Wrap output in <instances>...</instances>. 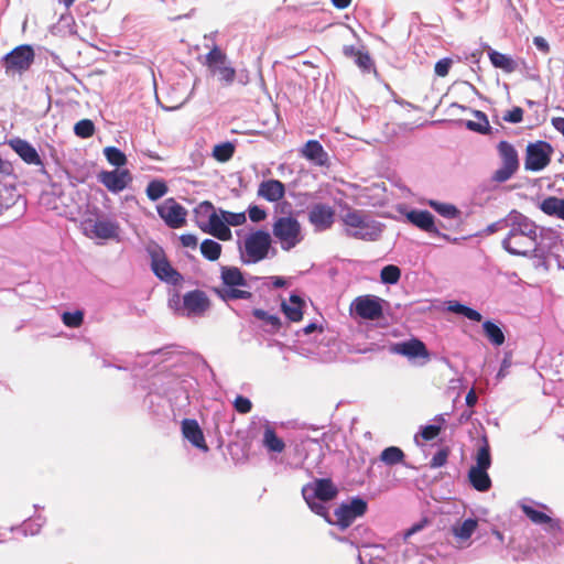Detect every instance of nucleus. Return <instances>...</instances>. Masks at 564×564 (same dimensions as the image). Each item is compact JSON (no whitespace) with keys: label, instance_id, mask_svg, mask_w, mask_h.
<instances>
[{"label":"nucleus","instance_id":"1","mask_svg":"<svg viewBox=\"0 0 564 564\" xmlns=\"http://www.w3.org/2000/svg\"><path fill=\"white\" fill-rule=\"evenodd\" d=\"M509 228L502 240L506 251L514 256H529L535 252L539 245L538 226L528 217L512 213L505 221Z\"/></svg>","mask_w":564,"mask_h":564},{"label":"nucleus","instance_id":"2","mask_svg":"<svg viewBox=\"0 0 564 564\" xmlns=\"http://www.w3.org/2000/svg\"><path fill=\"white\" fill-rule=\"evenodd\" d=\"M337 495V488L329 479H316L302 488V496L310 509L323 517L327 518V507L325 502L334 499Z\"/></svg>","mask_w":564,"mask_h":564},{"label":"nucleus","instance_id":"3","mask_svg":"<svg viewBox=\"0 0 564 564\" xmlns=\"http://www.w3.org/2000/svg\"><path fill=\"white\" fill-rule=\"evenodd\" d=\"M194 213L197 225L204 232L223 241H228L232 238L230 228L223 226L219 220V208H215L210 202H202L195 207Z\"/></svg>","mask_w":564,"mask_h":564},{"label":"nucleus","instance_id":"4","mask_svg":"<svg viewBox=\"0 0 564 564\" xmlns=\"http://www.w3.org/2000/svg\"><path fill=\"white\" fill-rule=\"evenodd\" d=\"M343 221L348 236L362 240H376L382 232L380 223L367 218L359 210H348L343 215Z\"/></svg>","mask_w":564,"mask_h":564},{"label":"nucleus","instance_id":"5","mask_svg":"<svg viewBox=\"0 0 564 564\" xmlns=\"http://www.w3.org/2000/svg\"><path fill=\"white\" fill-rule=\"evenodd\" d=\"M272 234L284 251L294 249L304 239L300 221L291 215L275 218Z\"/></svg>","mask_w":564,"mask_h":564},{"label":"nucleus","instance_id":"6","mask_svg":"<svg viewBox=\"0 0 564 564\" xmlns=\"http://www.w3.org/2000/svg\"><path fill=\"white\" fill-rule=\"evenodd\" d=\"M272 239L268 231L256 230L247 235L240 247L245 263H258L265 259L271 249Z\"/></svg>","mask_w":564,"mask_h":564},{"label":"nucleus","instance_id":"7","mask_svg":"<svg viewBox=\"0 0 564 564\" xmlns=\"http://www.w3.org/2000/svg\"><path fill=\"white\" fill-rule=\"evenodd\" d=\"M80 228L87 238L97 241L118 240L120 235L118 221L109 218H85Z\"/></svg>","mask_w":564,"mask_h":564},{"label":"nucleus","instance_id":"8","mask_svg":"<svg viewBox=\"0 0 564 564\" xmlns=\"http://www.w3.org/2000/svg\"><path fill=\"white\" fill-rule=\"evenodd\" d=\"M491 466V457L489 452V445L485 441L484 445L480 446L476 455V464L470 468L468 478L471 486L478 491H487L491 487V479L487 473Z\"/></svg>","mask_w":564,"mask_h":564},{"label":"nucleus","instance_id":"9","mask_svg":"<svg viewBox=\"0 0 564 564\" xmlns=\"http://www.w3.org/2000/svg\"><path fill=\"white\" fill-rule=\"evenodd\" d=\"M204 65L209 72L218 77L224 85L229 86L236 77V69L228 62L227 55L218 47L214 46L206 55Z\"/></svg>","mask_w":564,"mask_h":564},{"label":"nucleus","instance_id":"10","mask_svg":"<svg viewBox=\"0 0 564 564\" xmlns=\"http://www.w3.org/2000/svg\"><path fill=\"white\" fill-rule=\"evenodd\" d=\"M368 509L366 500L359 497H354L348 501L341 502L335 510V521H332L328 517L325 520L328 523L336 524L340 529H347L357 519L362 517Z\"/></svg>","mask_w":564,"mask_h":564},{"label":"nucleus","instance_id":"11","mask_svg":"<svg viewBox=\"0 0 564 564\" xmlns=\"http://www.w3.org/2000/svg\"><path fill=\"white\" fill-rule=\"evenodd\" d=\"M148 252L151 258V269L160 280L171 284H177L182 280V275L171 265L160 246L150 245Z\"/></svg>","mask_w":564,"mask_h":564},{"label":"nucleus","instance_id":"12","mask_svg":"<svg viewBox=\"0 0 564 564\" xmlns=\"http://www.w3.org/2000/svg\"><path fill=\"white\" fill-rule=\"evenodd\" d=\"M221 280L225 288L219 291L224 300L250 299L251 293L237 286H246V280L238 268H223Z\"/></svg>","mask_w":564,"mask_h":564},{"label":"nucleus","instance_id":"13","mask_svg":"<svg viewBox=\"0 0 564 564\" xmlns=\"http://www.w3.org/2000/svg\"><path fill=\"white\" fill-rule=\"evenodd\" d=\"M501 166L495 172L494 180L502 183L512 177L519 169V156L514 147L507 142L500 141L497 147Z\"/></svg>","mask_w":564,"mask_h":564},{"label":"nucleus","instance_id":"14","mask_svg":"<svg viewBox=\"0 0 564 564\" xmlns=\"http://www.w3.org/2000/svg\"><path fill=\"white\" fill-rule=\"evenodd\" d=\"M34 61V51L30 45H20L3 57L7 74H22Z\"/></svg>","mask_w":564,"mask_h":564},{"label":"nucleus","instance_id":"15","mask_svg":"<svg viewBox=\"0 0 564 564\" xmlns=\"http://www.w3.org/2000/svg\"><path fill=\"white\" fill-rule=\"evenodd\" d=\"M552 152V147L545 141L529 143L524 161L525 170L533 172L542 171L549 165Z\"/></svg>","mask_w":564,"mask_h":564},{"label":"nucleus","instance_id":"16","mask_svg":"<svg viewBox=\"0 0 564 564\" xmlns=\"http://www.w3.org/2000/svg\"><path fill=\"white\" fill-rule=\"evenodd\" d=\"M382 300L375 295H361L356 297L350 310L364 319H378L382 316Z\"/></svg>","mask_w":564,"mask_h":564},{"label":"nucleus","instance_id":"17","mask_svg":"<svg viewBox=\"0 0 564 564\" xmlns=\"http://www.w3.org/2000/svg\"><path fill=\"white\" fill-rule=\"evenodd\" d=\"M158 214L171 228H180L185 224L187 212L175 199H165L158 206Z\"/></svg>","mask_w":564,"mask_h":564},{"label":"nucleus","instance_id":"18","mask_svg":"<svg viewBox=\"0 0 564 564\" xmlns=\"http://www.w3.org/2000/svg\"><path fill=\"white\" fill-rule=\"evenodd\" d=\"M98 181L110 192H122L131 182L132 176L128 170L102 171Z\"/></svg>","mask_w":564,"mask_h":564},{"label":"nucleus","instance_id":"19","mask_svg":"<svg viewBox=\"0 0 564 564\" xmlns=\"http://www.w3.org/2000/svg\"><path fill=\"white\" fill-rule=\"evenodd\" d=\"M334 210L326 204H315L308 212V221L317 231H324L334 223Z\"/></svg>","mask_w":564,"mask_h":564},{"label":"nucleus","instance_id":"20","mask_svg":"<svg viewBox=\"0 0 564 564\" xmlns=\"http://www.w3.org/2000/svg\"><path fill=\"white\" fill-rule=\"evenodd\" d=\"M392 351L410 360L421 358L426 362L430 359V354L424 343L415 338L395 344L392 347Z\"/></svg>","mask_w":564,"mask_h":564},{"label":"nucleus","instance_id":"21","mask_svg":"<svg viewBox=\"0 0 564 564\" xmlns=\"http://www.w3.org/2000/svg\"><path fill=\"white\" fill-rule=\"evenodd\" d=\"M186 316H200L209 308V300L202 291H192L183 296Z\"/></svg>","mask_w":564,"mask_h":564},{"label":"nucleus","instance_id":"22","mask_svg":"<svg viewBox=\"0 0 564 564\" xmlns=\"http://www.w3.org/2000/svg\"><path fill=\"white\" fill-rule=\"evenodd\" d=\"M478 528L476 519H465L462 522L455 523L451 531L458 547H467L471 544L470 538Z\"/></svg>","mask_w":564,"mask_h":564},{"label":"nucleus","instance_id":"23","mask_svg":"<svg viewBox=\"0 0 564 564\" xmlns=\"http://www.w3.org/2000/svg\"><path fill=\"white\" fill-rule=\"evenodd\" d=\"M257 195L267 202L279 203L285 195V185L279 180H264L259 184Z\"/></svg>","mask_w":564,"mask_h":564},{"label":"nucleus","instance_id":"24","mask_svg":"<svg viewBox=\"0 0 564 564\" xmlns=\"http://www.w3.org/2000/svg\"><path fill=\"white\" fill-rule=\"evenodd\" d=\"M10 148L28 164L42 165L36 149L28 141L14 138L8 141Z\"/></svg>","mask_w":564,"mask_h":564},{"label":"nucleus","instance_id":"25","mask_svg":"<svg viewBox=\"0 0 564 564\" xmlns=\"http://www.w3.org/2000/svg\"><path fill=\"white\" fill-rule=\"evenodd\" d=\"M182 434L193 446L203 452L208 451L203 431L196 420L184 419L182 421Z\"/></svg>","mask_w":564,"mask_h":564},{"label":"nucleus","instance_id":"26","mask_svg":"<svg viewBox=\"0 0 564 564\" xmlns=\"http://www.w3.org/2000/svg\"><path fill=\"white\" fill-rule=\"evenodd\" d=\"M409 223L426 232L440 234L434 223V216L427 210L412 209L405 213Z\"/></svg>","mask_w":564,"mask_h":564},{"label":"nucleus","instance_id":"27","mask_svg":"<svg viewBox=\"0 0 564 564\" xmlns=\"http://www.w3.org/2000/svg\"><path fill=\"white\" fill-rule=\"evenodd\" d=\"M520 508L533 523L546 525V530L549 531L560 530V522L557 520H554L546 513L536 510L533 506L529 503H521Z\"/></svg>","mask_w":564,"mask_h":564},{"label":"nucleus","instance_id":"28","mask_svg":"<svg viewBox=\"0 0 564 564\" xmlns=\"http://www.w3.org/2000/svg\"><path fill=\"white\" fill-rule=\"evenodd\" d=\"M302 154L315 165L324 166L327 164L328 155L322 144L316 140H310L305 143Z\"/></svg>","mask_w":564,"mask_h":564},{"label":"nucleus","instance_id":"29","mask_svg":"<svg viewBox=\"0 0 564 564\" xmlns=\"http://www.w3.org/2000/svg\"><path fill=\"white\" fill-rule=\"evenodd\" d=\"M305 302L295 294H292L288 301L282 303V311L291 322H300L303 317V307Z\"/></svg>","mask_w":564,"mask_h":564},{"label":"nucleus","instance_id":"30","mask_svg":"<svg viewBox=\"0 0 564 564\" xmlns=\"http://www.w3.org/2000/svg\"><path fill=\"white\" fill-rule=\"evenodd\" d=\"M540 209L549 215L564 220V199L555 196H550L543 199L540 204Z\"/></svg>","mask_w":564,"mask_h":564},{"label":"nucleus","instance_id":"31","mask_svg":"<svg viewBox=\"0 0 564 564\" xmlns=\"http://www.w3.org/2000/svg\"><path fill=\"white\" fill-rule=\"evenodd\" d=\"M482 330L487 339L494 345V346H501L505 344L506 336L501 329V327L492 322V321H485L482 323Z\"/></svg>","mask_w":564,"mask_h":564},{"label":"nucleus","instance_id":"32","mask_svg":"<svg viewBox=\"0 0 564 564\" xmlns=\"http://www.w3.org/2000/svg\"><path fill=\"white\" fill-rule=\"evenodd\" d=\"M263 446L273 453H282L285 448V444L282 438L278 437L276 433L269 425L265 426L263 432Z\"/></svg>","mask_w":564,"mask_h":564},{"label":"nucleus","instance_id":"33","mask_svg":"<svg viewBox=\"0 0 564 564\" xmlns=\"http://www.w3.org/2000/svg\"><path fill=\"white\" fill-rule=\"evenodd\" d=\"M488 55L495 67L501 68L507 73H512L516 69V62L510 56L495 50H490Z\"/></svg>","mask_w":564,"mask_h":564},{"label":"nucleus","instance_id":"34","mask_svg":"<svg viewBox=\"0 0 564 564\" xmlns=\"http://www.w3.org/2000/svg\"><path fill=\"white\" fill-rule=\"evenodd\" d=\"M219 220L223 226H227L228 228L230 226L237 227L243 225L247 221V216L245 212L232 213L219 208Z\"/></svg>","mask_w":564,"mask_h":564},{"label":"nucleus","instance_id":"35","mask_svg":"<svg viewBox=\"0 0 564 564\" xmlns=\"http://www.w3.org/2000/svg\"><path fill=\"white\" fill-rule=\"evenodd\" d=\"M447 310L452 313L463 315L466 318L474 321V322H480L482 319V316L478 311H476L471 307H468L464 304H460L459 302H456V301L449 302Z\"/></svg>","mask_w":564,"mask_h":564},{"label":"nucleus","instance_id":"36","mask_svg":"<svg viewBox=\"0 0 564 564\" xmlns=\"http://www.w3.org/2000/svg\"><path fill=\"white\" fill-rule=\"evenodd\" d=\"M474 116L476 120L466 121V128L481 134L488 133L490 130V124L486 115L481 111L476 110L474 111Z\"/></svg>","mask_w":564,"mask_h":564},{"label":"nucleus","instance_id":"37","mask_svg":"<svg viewBox=\"0 0 564 564\" xmlns=\"http://www.w3.org/2000/svg\"><path fill=\"white\" fill-rule=\"evenodd\" d=\"M234 153L235 144L231 142H223L214 147L212 155L216 161L225 163L234 156Z\"/></svg>","mask_w":564,"mask_h":564},{"label":"nucleus","instance_id":"38","mask_svg":"<svg viewBox=\"0 0 564 564\" xmlns=\"http://www.w3.org/2000/svg\"><path fill=\"white\" fill-rule=\"evenodd\" d=\"M403 459L404 453L397 446L387 447L380 454V460L389 466L400 464Z\"/></svg>","mask_w":564,"mask_h":564},{"label":"nucleus","instance_id":"39","mask_svg":"<svg viewBox=\"0 0 564 564\" xmlns=\"http://www.w3.org/2000/svg\"><path fill=\"white\" fill-rule=\"evenodd\" d=\"M169 188L164 181L153 180L148 184L145 193L150 200L155 202L163 197Z\"/></svg>","mask_w":564,"mask_h":564},{"label":"nucleus","instance_id":"40","mask_svg":"<svg viewBox=\"0 0 564 564\" xmlns=\"http://www.w3.org/2000/svg\"><path fill=\"white\" fill-rule=\"evenodd\" d=\"M429 206L432 207L436 213H438L441 216L453 219L456 218L459 215V210L456 208V206L447 203H440L437 200L430 199L427 202Z\"/></svg>","mask_w":564,"mask_h":564},{"label":"nucleus","instance_id":"41","mask_svg":"<svg viewBox=\"0 0 564 564\" xmlns=\"http://www.w3.org/2000/svg\"><path fill=\"white\" fill-rule=\"evenodd\" d=\"M200 252L206 259L215 261L220 256L221 246L215 240L205 239L200 245Z\"/></svg>","mask_w":564,"mask_h":564},{"label":"nucleus","instance_id":"42","mask_svg":"<svg viewBox=\"0 0 564 564\" xmlns=\"http://www.w3.org/2000/svg\"><path fill=\"white\" fill-rule=\"evenodd\" d=\"M104 154H105L107 161L113 166L120 167L127 163L126 154L116 147L105 148Z\"/></svg>","mask_w":564,"mask_h":564},{"label":"nucleus","instance_id":"43","mask_svg":"<svg viewBox=\"0 0 564 564\" xmlns=\"http://www.w3.org/2000/svg\"><path fill=\"white\" fill-rule=\"evenodd\" d=\"M401 271L397 265L389 264L382 268L380 279L382 283L395 284L400 280Z\"/></svg>","mask_w":564,"mask_h":564},{"label":"nucleus","instance_id":"44","mask_svg":"<svg viewBox=\"0 0 564 564\" xmlns=\"http://www.w3.org/2000/svg\"><path fill=\"white\" fill-rule=\"evenodd\" d=\"M74 132L77 137L87 139L90 138L95 132L94 122L89 119H83L75 123Z\"/></svg>","mask_w":564,"mask_h":564},{"label":"nucleus","instance_id":"45","mask_svg":"<svg viewBox=\"0 0 564 564\" xmlns=\"http://www.w3.org/2000/svg\"><path fill=\"white\" fill-rule=\"evenodd\" d=\"M62 321L65 326L76 328L83 324L84 314L82 311L64 312L62 314Z\"/></svg>","mask_w":564,"mask_h":564},{"label":"nucleus","instance_id":"46","mask_svg":"<svg viewBox=\"0 0 564 564\" xmlns=\"http://www.w3.org/2000/svg\"><path fill=\"white\" fill-rule=\"evenodd\" d=\"M45 520L41 517H36L35 519H31L23 523V531L25 534H37L43 527Z\"/></svg>","mask_w":564,"mask_h":564},{"label":"nucleus","instance_id":"47","mask_svg":"<svg viewBox=\"0 0 564 564\" xmlns=\"http://www.w3.org/2000/svg\"><path fill=\"white\" fill-rule=\"evenodd\" d=\"M253 315L261 321H264L265 323L270 324L271 326L278 328L280 326V318L275 315H271L268 312L256 308L253 310Z\"/></svg>","mask_w":564,"mask_h":564},{"label":"nucleus","instance_id":"48","mask_svg":"<svg viewBox=\"0 0 564 564\" xmlns=\"http://www.w3.org/2000/svg\"><path fill=\"white\" fill-rule=\"evenodd\" d=\"M234 406L237 412L246 414L251 411L252 403L248 398H245L242 395H238L235 399Z\"/></svg>","mask_w":564,"mask_h":564},{"label":"nucleus","instance_id":"49","mask_svg":"<svg viewBox=\"0 0 564 564\" xmlns=\"http://www.w3.org/2000/svg\"><path fill=\"white\" fill-rule=\"evenodd\" d=\"M248 216L251 221L260 223L267 218V212L257 205H251L248 207Z\"/></svg>","mask_w":564,"mask_h":564},{"label":"nucleus","instance_id":"50","mask_svg":"<svg viewBox=\"0 0 564 564\" xmlns=\"http://www.w3.org/2000/svg\"><path fill=\"white\" fill-rule=\"evenodd\" d=\"M453 64V61L448 57L440 59L434 67L435 74L440 77H445Z\"/></svg>","mask_w":564,"mask_h":564},{"label":"nucleus","instance_id":"51","mask_svg":"<svg viewBox=\"0 0 564 564\" xmlns=\"http://www.w3.org/2000/svg\"><path fill=\"white\" fill-rule=\"evenodd\" d=\"M523 110L520 107H514L513 109L507 111L502 119L507 122L519 123L522 121Z\"/></svg>","mask_w":564,"mask_h":564},{"label":"nucleus","instance_id":"52","mask_svg":"<svg viewBox=\"0 0 564 564\" xmlns=\"http://www.w3.org/2000/svg\"><path fill=\"white\" fill-rule=\"evenodd\" d=\"M441 432V426L438 425H426L422 427L420 435L424 441L434 440Z\"/></svg>","mask_w":564,"mask_h":564},{"label":"nucleus","instance_id":"53","mask_svg":"<svg viewBox=\"0 0 564 564\" xmlns=\"http://www.w3.org/2000/svg\"><path fill=\"white\" fill-rule=\"evenodd\" d=\"M356 63L364 69H369L371 66V59L368 54L358 53Z\"/></svg>","mask_w":564,"mask_h":564},{"label":"nucleus","instance_id":"54","mask_svg":"<svg viewBox=\"0 0 564 564\" xmlns=\"http://www.w3.org/2000/svg\"><path fill=\"white\" fill-rule=\"evenodd\" d=\"M181 242L184 247L195 248L197 245V238L194 235L187 234L181 236Z\"/></svg>","mask_w":564,"mask_h":564},{"label":"nucleus","instance_id":"55","mask_svg":"<svg viewBox=\"0 0 564 564\" xmlns=\"http://www.w3.org/2000/svg\"><path fill=\"white\" fill-rule=\"evenodd\" d=\"M533 43L536 46V48L543 53H547L550 50L547 41L542 36H535L533 39Z\"/></svg>","mask_w":564,"mask_h":564},{"label":"nucleus","instance_id":"56","mask_svg":"<svg viewBox=\"0 0 564 564\" xmlns=\"http://www.w3.org/2000/svg\"><path fill=\"white\" fill-rule=\"evenodd\" d=\"M511 365V361L508 359V358H505L501 362V367L497 373V378L498 379H502L506 377L507 372H508V369Z\"/></svg>","mask_w":564,"mask_h":564},{"label":"nucleus","instance_id":"57","mask_svg":"<svg viewBox=\"0 0 564 564\" xmlns=\"http://www.w3.org/2000/svg\"><path fill=\"white\" fill-rule=\"evenodd\" d=\"M446 460V454L443 452L437 453L432 459L433 467L442 466Z\"/></svg>","mask_w":564,"mask_h":564},{"label":"nucleus","instance_id":"58","mask_svg":"<svg viewBox=\"0 0 564 564\" xmlns=\"http://www.w3.org/2000/svg\"><path fill=\"white\" fill-rule=\"evenodd\" d=\"M552 124L558 132L564 134V118H553Z\"/></svg>","mask_w":564,"mask_h":564},{"label":"nucleus","instance_id":"59","mask_svg":"<svg viewBox=\"0 0 564 564\" xmlns=\"http://www.w3.org/2000/svg\"><path fill=\"white\" fill-rule=\"evenodd\" d=\"M477 403V394L475 392V390H470L467 395H466V404L468 406H474L475 404Z\"/></svg>","mask_w":564,"mask_h":564},{"label":"nucleus","instance_id":"60","mask_svg":"<svg viewBox=\"0 0 564 564\" xmlns=\"http://www.w3.org/2000/svg\"><path fill=\"white\" fill-rule=\"evenodd\" d=\"M351 0H332L334 7L338 9H346L350 4Z\"/></svg>","mask_w":564,"mask_h":564},{"label":"nucleus","instance_id":"61","mask_svg":"<svg viewBox=\"0 0 564 564\" xmlns=\"http://www.w3.org/2000/svg\"><path fill=\"white\" fill-rule=\"evenodd\" d=\"M10 165L0 156V174H8Z\"/></svg>","mask_w":564,"mask_h":564},{"label":"nucleus","instance_id":"62","mask_svg":"<svg viewBox=\"0 0 564 564\" xmlns=\"http://www.w3.org/2000/svg\"><path fill=\"white\" fill-rule=\"evenodd\" d=\"M423 528L422 524H414L411 529H409L405 533V538L419 532Z\"/></svg>","mask_w":564,"mask_h":564},{"label":"nucleus","instance_id":"63","mask_svg":"<svg viewBox=\"0 0 564 564\" xmlns=\"http://www.w3.org/2000/svg\"><path fill=\"white\" fill-rule=\"evenodd\" d=\"M316 328H317V325L315 323H311L303 328V332H304V334L308 335V334H312Z\"/></svg>","mask_w":564,"mask_h":564},{"label":"nucleus","instance_id":"64","mask_svg":"<svg viewBox=\"0 0 564 564\" xmlns=\"http://www.w3.org/2000/svg\"><path fill=\"white\" fill-rule=\"evenodd\" d=\"M501 225H502V221H499V223H496V224H491V225L488 226L487 230L490 234L496 232L499 228H501Z\"/></svg>","mask_w":564,"mask_h":564}]
</instances>
